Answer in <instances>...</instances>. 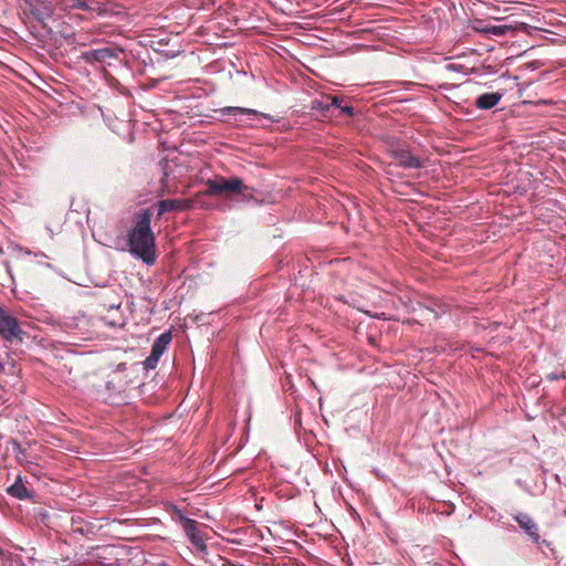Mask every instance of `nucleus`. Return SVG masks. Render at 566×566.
Here are the masks:
<instances>
[{
	"label": "nucleus",
	"instance_id": "f257e3e1",
	"mask_svg": "<svg viewBox=\"0 0 566 566\" xmlns=\"http://www.w3.org/2000/svg\"><path fill=\"white\" fill-rule=\"evenodd\" d=\"M151 212L149 209H139L134 217V224L127 233L129 253L147 265L157 260L156 238L151 230Z\"/></svg>",
	"mask_w": 566,
	"mask_h": 566
},
{
	"label": "nucleus",
	"instance_id": "f03ea898",
	"mask_svg": "<svg viewBox=\"0 0 566 566\" xmlns=\"http://www.w3.org/2000/svg\"><path fill=\"white\" fill-rule=\"evenodd\" d=\"M206 186L207 189L205 190L203 193L210 197L231 193H241L245 197V192L250 190V188L243 185L242 180L238 177H232L229 179H226L223 177L208 179Z\"/></svg>",
	"mask_w": 566,
	"mask_h": 566
},
{
	"label": "nucleus",
	"instance_id": "7ed1b4c3",
	"mask_svg": "<svg viewBox=\"0 0 566 566\" xmlns=\"http://www.w3.org/2000/svg\"><path fill=\"white\" fill-rule=\"evenodd\" d=\"M24 335L18 318L0 307V337L12 344L21 343Z\"/></svg>",
	"mask_w": 566,
	"mask_h": 566
},
{
	"label": "nucleus",
	"instance_id": "20e7f679",
	"mask_svg": "<svg viewBox=\"0 0 566 566\" xmlns=\"http://www.w3.org/2000/svg\"><path fill=\"white\" fill-rule=\"evenodd\" d=\"M124 50L117 45H106L98 49L87 50L81 53V59L87 64L107 63L112 60H118Z\"/></svg>",
	"mask_w": 566,
	"mask_h": 566
},
{
	"label": "nucleus",
	"instance_id": "39448f33",
	"mask_svg": "<svg viewBox=\"0 0 566 566\" xmlns=\"http://www.w3.org/2000/svg\"><path fill=\"white\" fill-rule=\"evenodd\" d=\"M64 10H81L97 17L111 13L107 3L99 0H66Z\"/></svg>",
	"mask_w": 566,
	"mask_h": 566
},
{
	"label": "nucleus",
	"instance_id": "423d86ee",
	"mask_svg": "<svg viewBox=\"0 0 566 566\" xmlns=\"http://www.w3.org/2000/svg\"><path fill=\"white\" fill-rule=\"evenodd\" d=\"M184 532L198 553L207 554L208 548L206 545V537L203 533L198 528L197 521H186V525H184Z\"/></svg>",
	"mask_w": 566,
	"mask_h": 566
},
{
	"label": "nucleus",
	"instance_id": "0eeeda50",
	"mask_svg": "<svg viewBox=\"0 0 566 566\" xmlns=\"http://www.w3.org/2000/svg\"><path fill=\"white\" fill-rule=\"evenodd\" d=\"M158 217L171 211L187 210L192 207V201L187 199H166L158 201Z\"/></svg>",
	"mask_w": 566,
	"mask_h": 566
},
{
	"label": "nucleus",
	"instance_id": "6e6552de",
	"mask_svg": "<svg viewBox=\"0 0 566 566\" xmlns=\"http://www.w3.org/2000/svg\"><path fill=\"white\" fill-rule=\"evenodd\" d=\"M520 527L531 537L535 543L539 541L538 526L536 522L526 513H517L514 516Z\"/></svg>",
	"mask_w": 566,
	"mask_h": 566
},
{
	"label": "nucleus",
	"instance_id": "1a4fd4ad",
	"mask_svg": "<svg viewBox=\"0 0 566 566\" xmlns=\"http://www.w3.org/2000/svg\"><path fill=\"white\" fill-rule=\"evenodd\" d=\"M223 115H232L235 120H241V116H258L270 120L271 123L275 122V119L265 113H261L256 109L244 108V107H235V106H227L221 109Z\"/></svg>",
	"mask_w": 566,
	"mask_h": 566
},
{
	"label": "nucleus",
	"instance_id": "9d476101",
	"mask_svg": "<svg viewBox=\"0 0 566 566\" xmlns=\"http://www.w3.org/2000/svg\"><path fill=\"white\" fill-rule=\"evenodd\" d=\"M394 157L398 161V165L403 168H421L423 166L420 158L413 156L409 150L398 149L394 151Z\"/></svg>",
	"mask_w": 566,
	"mask_h": 566
},
{
	"label": "nucleus",
	"instance_id": "9b49d317",
	"mask_svg": "<svg viewBox=\"0 0 566 566\" xmlns=\"http://www.w3.org/2000/svg\"><path fill=\"white\" fill-rule=\"evenodd\" d=\"M503 97L501 92L484 93L476 97L475 106L479 109L488 111L496 106Z\"/></svg>",
	"mask_w": 566,
	"mask_h": 566
},
{
	"label": "nucleus",
	"instance_id": "f8f14e48",
	"mask_svg": "<svg viewBox=\"0 0 566 566\" xmlns=\"http://www.w3.org/2000/svg\"><path fill=\"white\" fill-rule=\"evenodd\" d=\"M171 339H172V336H171L170 332H165V333L160 334L155 339V342H154V344L151 346L150 354L155 355L156 357H158L160 359V357L166 352L168 345L170 344Z\"/></svg>",
	"mask_w": 566,
	"mask_h": 566
},
{
	"label": "nucleus",
	"instance_id": "ddd939ff",
	"mask_svg": "<svg viewBox=\"0 0 566 566\" xmlns=\"http://www.w3.org/2000/svg\"><path fill=\"white\" fill-rule=\"evenodd\" d=\"M8 493L19 500H25L31 496V493L28 491L27 486L21 482L20 479L8 489Z\"/></svg>",
	"mask_w": 566,
	"mask_h": 566
},
{
	"label": "nucleus",
	"instance_id": "4468645a",
	"mask_svg": "<svg viewBox=\"0 0 566 566\" xmlns=\"http://www.w3.org/2000/svg\"><path fill=\"white\" fill-rule=\"evenodd\" d=\"M511 30L507 25H486L479 31L494 36H503Z\"/></svg>",
	"mask_w": 566,
	"mask_h": 566
},
{
	"label": "nucleus",
	"instance_id": "2eb2a0df",
	"mask_svg": "<svg viewBox=\"0 0 566 566\" xmlns=\"http://www.w3.org/2000/svg\"><path fill=\"white\" fill-rule=\"evenodd\" d=\"M167 163L163 166L164 176L161 178V195H172L176 192V188L169 185V172L167 171Z\"/></svg>",
	"mask_w": 566,
	"mask_h": 566
},
{
	"label": "nucleus",
	"instance_id": "dca6fc26",
	"mask_svg": "<svg viewBox=\"0 0 566 566\" xmlns=\"http://www.w3.org/2000/svg\"><path fill=\"white\" fill-rule=\"evenodd\" d=\"M312 108L317 111V112H321L324 116L327 115V113L329 112L331 107L328 105V101H327V97L324 96L322 97L321 99H315L312 102Z\"/></svg>",
	"mask_w": 566,
	"mask_h": 566
},
{
	"label": "nucleus",
	"instance_id": "f3484780",
	"mask_svg": "<svg viewBox=\"0 0 566 566\" xmlns=\"http://www.w3.org/2000/svg\"><path fill=\"white\" fill-rule=\"evenodd\" d=\"M32 13L36 17L38 20L44 21L45 19L51 18L53 10L51 7H44L43 10L34 8L32 9Z\"/></svg>",
	"mask_w": 566,
	"mask_h": 566
},
{
	"label": "nucleus",
	"instance_id": "a211bd4d",
	"mask_svg": "<svg viewBox=\"0 0 566 566\" xmlns=\"http://www.w3.org/2000/svg\"><path fill=\"white\" fill-rule=\"evenodd\" d=\"M158 361H159V358L156 357L155 355H149L145 360H144V368L145 369H155L158 365Z\"/></svg>",
	"mask_w": 566,
	"mask_h": 566
},
{
	"label": "nucleus",
	"instance_id": "6ab92c4d",
	"mask_svg": "<svg viewBox=\"0 0 566 566\" xmlns=\"http://www.w3.org/2000/svg\"><path fill=\"white\" fill-rule=\"evenodd\" d=\"M327 97V101H328V105L329 107H337V108H340V102H342V98L338 97V96H326Z\"/></svg>",
	"mask_w": 566,
	"mask_h": 566
},
{
	"label": "nucleus",
	"instance_id": "aec40b11",
	"mask_svg": "<svg viewBox=\"0 0 566 566\" xmlns=\"http://www.w3.org/2000/svg\"><path fill=\"white\" fill-rule=\"evenodd\" d=\"M174 512L179 518V521L182 523V526L186 525V521H193L192 518L187 517L180 509L177 506H174Z\"/></svg>",
	"mask_w": 566,
	"mask_h": 566
},
{
	"label": "nucleus",
	"instance_id": "412c9836",
	"mask_svg": "<svg viewBox=\"0 0 566 566\" xmlns=\"http://www.w3.org/2000/svg\"><path fill=\"white\" fill-rule=\"evenodd\" d=\"M340 112L348 115V116H353L354 115V108L353 106L350 105H344V106H340Z\"/></svg>",
	"mask_w": 566,
	"mask_h": 566
},
{
	"label": "nucleus",
	"instance_id": "4be33fe9",
	"mask_svg": "<svg viewBox=\"0 0 566 566\" xmlns=\"http://www.w3.org/2000/svg\"><path fill=\"white\" fill-rule=\"evenodd\" d=\"M461 67V65L459 64H455V63H450L447 65V69L450 70V71H459Z\"/></svg>",
	"mask_w": 566,
	"mask_h": 566
},
{
	"label": "nucleus",
	"instance_id": "5701e85b",
	"mask_svg": "<svg viewBox=\"0 0 566 566\" xmlns=\"http://www.w3.org/2000/svg\"><path fill=\"white\" fill-rule=\"evenodd\" d=\"M548 379L551 380H555V379H559V378H564V375H557V374H551L547 376Z\"/></svg>",
	"mask_w": 566,
	"mask_h": 566
},
{
	"label": "nucleus",
	"instance_id": "b1692460",
	"mask_svg": "<svg viewBox=\"0 0 566 566\" xmlns=\"http://www.w3.org/2000/svg\"><path fill=\"white\" fill-rule=\"evenodd\" d=\"M20 251L23 252L25 255H31L32 254V252L29 249L21 248Z\"/></svg>",
	"mask_w": 566,
	"mask_h": 566
},
{
	"label": "nucleus",
	"instance_id": "393cba45",
	"mask_svg": "<svg viewBox=\"0 0 566 566\" xmlns=\"http://www.w3.org/2000/svg\"><path fill=\"white\" fill-rule=\"evenodd\" d=\"M102 566H119V563L115 562V563H111V564H106V565H102Z\"/></svg>",
	"mask_w": 566,
	"mask_h": 566
},
{
	"label": "nucleus",
	"instance_id": "a878e982",
	"mask_svg": "<svg viewBox=\"0 0 566 566\" xmlns=\"http://www.w3.org/2000/svg\"><path fill=\"white\" fill-rule=\"evenodd\" d=\"M34 255H35V256H38V255H40V256H45V254H44V253H42V252H40V253H35Z\"/></svg>",
	"mask_w": 566,
	"mask_h": 566
},
{
	"label": "nucleus",
	"instance_id": "bb28decb",
	"mask_svg": "<svg viewBox=\"0 0 566 566\" xmlns=\"http://www.w3.org/2000/svg\"><path fill=\"white\" fill-rule=\"evenodd\" d=\"M15 449H18L19 451H21V448L19 444H15Z\"/></svg>",
	"mask_w": 566,
	"mask_h": 566
}]
</instances>
